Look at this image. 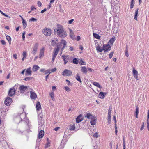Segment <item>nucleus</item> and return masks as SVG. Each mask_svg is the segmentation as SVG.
<instances>
[{"mask_svg":"<svg viewBox=\"0 0 149 149\" xmlns=\"http://www.w3.org/2000/svg\"><path fill=\"white\" fill-rule=\"evenodd\" d=\"M133 74L134 77L136 79L138 80V72L134 68L133 70Z\"/></svg>","mask_w":149,"mask_h":149,"instance_id":"9d476101","label":"nucleus"},{"mask_svg":"<svg viewBox=\"0 0 149 149\" xmlns=\"http://www.w3.org/2000/svg\"><path fill=\"white\" fill-rule=\"evenodd\" d=\"M1 44L3 45H4L6 44V42L5 41L3 40H2L1 41Z\"/></svg>","mask_w":149,"mask_h":149,"instance_id":"13d9d810","label":"nucleus"},{"mask_svg":"<svg viewBox=\"0 0 149 149\" xmlns=\"http://www.w3.org/2000/svg\"><path fill=\"white\" fill-rule=\"evenodd\" d=\"M69 129L70 131L74 130H75V125L74 123L70 124L69 127Z\"/></svg>","mask_w":149,"mask_h":149,"instance_id":"a211bd4d","label":"nucleus"},{"mask_svg":"<svg viewBox=\"0 0 149 149\" xmlns=\"http://www.w3.org/2000/svg\"><path fill=\"white\" fill-rule=\"evenodd\" d=\"M4 104L8 106L9 105V97L8 96L4 101Z\"/></svg>","mask_w":149,"mask_h":149,"instance_id":"b1692460","label":"nucleus"},{"mask_svg":"<svg viewBox=\"0 0 149 149\" xmlns=\"http://www.w3.org/2000/svg\"><path fill=\"white\" fill-rule=\"evenodd\" d=\"M114 52H111L109 54V58L111 59L113 56Z\"/></svg>","mask_w":149,"mask_h":149,"instance_id":"37998d69","label":"nucleus"},{"mask_svg":"<svg viewBox=\"0 0 149 149\" xmlns=\"http://www.w3.org/2000/svg\"><path fill=\"white\" fill-rule=\"evenodd\" d=\"M88 70L90 72H92L93 70L90 68H88Z\"/></svg>","mask_w":149,"mask_h":149,"instance_id":"338daca9","label":"nucleus"},{"mask_svg":"<svg viewBox=\"0 0 149 149\" xmlns=\"http://www.w3.org/2000/svg\"><path fill=\"white\" fill-rule=\"evenodd\" d=\"M76 122L77 123H79L83 120V118L82 115L80 114L76 118Z\"/></svg>","mask_w":149,"mask_h":149,"instance_id":"1a4fd4ad","label":"nucleus"},{"mask_svg":"<svg viewBox=\"0 0 149 149\" xmlns=\"http://www.w3.org/2000/svg\"><path fill=\"white\" fill-rule=\"evenodd\" d=\"M74 20V19H72L68 21V23L69 24H71L72 23V22Z\"/></svg>","mask_w":149,"mask_h":149,"instance_id":"bf43d9fd","label":"nucleus"},{"mask_svg":"<svg viewBox=\"0 0 149 149\" xmlns=\"http://www.w3.org/2000/svg\"><path fill=\"white\" fill-rule=\"evenodd\" d=\"M93 84L97 87L99 88H102V86L100 85L98 82H93Z\"/></svg>","mask_w":149,"mask_h":149,"instance_id":"2f4dec72","label":"nucleus"},{"mask_svg":"<svg viewBox=\"0 0 149 149\" xmlns=\"http://www.w3.org/2000/svg\"><path fill=\"white\" fill-rule=\"evenodd\" d=\"M91 125H94L96 123V119L95 117H93L91 119Z\"/></svg>","mask_w":149,"mask_h":149,"instance_id":"412c9836","label":"nucleus"},{"mask_svg":"<svg viewBox=\"0 0 149 149\" xmlns=\"http://www.w3.org/2000/svg\"><path fill=\"white\" fill-rule=\"evenodd\" d=\"M67 44V42L64 40L62 39L61 40V42L58 43L56 45L57 48H54L52 54V59L51 62L53 63L60 49H61V51L62 52L65 48Z\"/></svg>","mask_w":149,"mask_h":149,"instance_id":"f257e3e1","label":"nucleus"},{"mask_svg":"<svg viewBox=\"0 0 149 149\" xmlns=\"http://www.w3.org/2000/svg\"><path fill=\"white\" fill-rule=\"evenodd\" d=\"M125 54L126 57H128L129 56V54H128V47H126V49H125Z\"/></svg>","mask_w":149,"mask_h":149,"instance_id":"ea45409f","label":"nucleus"},{"mask_svg":"<svg viewBox=\"0 0 149 149\" xmlns=\"http://www.w3.org/2000/svg\"><path fill=\"white\" fill-rule=\"evenodd\" d=\"M70 50L71 51H73L74 50L73 47H70Z\"/></svg>","mask_w":149,"mask_h":149,"instance_id":"69168bd1","label":"nucleus"},{"mask_svg":"<svg viewBox=\"0 0 149 149\" xmlns=\"http://www.w3.org/2000/svg\"><path fill=\"white\" fill-rule=\"evenodd\" d=\"M75 78L78 81L81 83L82 82L81 80L79 74L77 73V74Z\"/></svg>","mask_w":149,"mask_h":149,"instance_id":"c756f323","label":"nucleus"},{"mask_svg":"<svg viewBox=\"0 0 149 149\" xmlns=\"http://www.w3.org/2000/svg\"><path fill=\"white\" fill-rule=\"evenodd\" d=\"M15 90L13 88L10 89V96H12L15 94Z\"/></svg>","mask_w":149,"mask_h":149,"instance_id":"dca6fc26","label":"nucleus"},{"mask_svg":"<svg viewBox=\"0 0 149 149\" xmlns=\"http://www.w3.org/2000/svg\"><path fill=\"white\" fill-rule=\"evenodd\" d=\"M99 97L101 99H103L104 98V93L102 92H100L98 95Z\"/></svg>","mask_w":149,"mask_h":149,"instance_id":"a878e982","label":"nucleus"},{"mask_svg":"<svg viewBox=\"0 0 149 149\" xmlns=\"http://www.w3.org/2000/svg\"><path fill=\"white\" fill-rule=\"evenodd\" d=\"M19 89L20 93H23L28 89V87L24 85H21L19 86Z\"/></svg>","mask_w":149,"mask_h":149,"instance_id":"0eeeda50","label":"nucleus"},{"mask_svg":"<svg viewBox=\"0 0 149 149\" xmlns=\"http://www.w3.org/2000/svg\"><path fill=\"white\" fill-rule=\"evenodd\" d=\"M111 115H108V121H111Z\"/></svg>","mask_w":149,"mask_h":149,"instance_id":"603ef678","label":"nucleus"},{"mask_svg":"<svg viewBox=\"0 0 149 149\" xmlns=\"http://www.w3.org/2000/svg\"><path fill=\"white\" fill-rule=\"evenodd\" d=\"M37 4H38V6L39 7H40L42 5L41 2L40 1H39L38 2Z\"/></svg>","mask_w":149,"mask_h":149,"instance_id":"6e6d98bb","label":"nucleus"},{"mask_svg":"<svg viewBox=\"0 0 149 149\" xmlns=\"http://www.w3.org/2000/svg\"><path fill=\"white\" fill-rule=\"evenodd\" d=\"M81 71L84 73L86 74L88 70L85 66H82L81 67Z\"/></svg>","mask_w":149,"mask_h":149,"instance_id":"aec40b11","label":"nucleus"},{"mask_svg":"<svg viewBox=\"0 0 149 149\" xmlns=\"http://www.w3.org/2000/svg\"><path fill=\"white\" fill-rule=\"evenodd\" d=\"M93 136L95 138H98L99 137V135H98V133L97 132L95 133L93 135Z\"/></svg>","mask_w":149,"mask_h":149,"instance_id":"a19ab883","label":"nucleus"},{"mask_svg":"<svg viewBox=\"0 0 149 149\" xmlns=\"http://www.w3.org/2000/svg\"><path fill=\"white\" fill-rule=\"evenodd\" d=\"M80 39V37L79 36H78L77 38V41H79Z\"/></svg>","mask_w":149,"mask_h":149,"instance_id":"774afa93","label":"nucleus"},{"mask_svg":"<svg viewBox=\"0 0 149 149\" xmlns=\"http://www.w3.org/2000/svg\"><path fill=\"white\" fill-rule=\"evenodd\" d=\"M32 77H27L25 78L24 80L26 81H29L32 79Z\"/></svg>","mask_w":149,"mask_h":149,"instance_id":"de8ad7c7","label":"nucleus"},{"mask_svg":"<svg viewBox=\"0 0 149 149\" xmlns=\"http://www.w3.org/2000/svg\"><path fill=\"white\" fill-rule=\"evenodd\" d=\"M138 10L139 9L137 8L136 9V10L135 11V13L134 19L136 21H137V16L138 14Z\"/></svg>","mask_w":149,"mask_h":149,"instance_id":"473e14b6","label":"nucleus"},{"mask_svg":"<svg viewBox=\"0 0 149 149\" xmlns=\"http://www.w3.org/2000/svg\"><path fill=\"white\" fill-rule=\"evenodd\" d=\"M93 36L95 38L97 39H100V37L99 36L98 34H97L96 33H93Z\"/></svg>","mask_w":149,"mask_h":149,"instance_id":"58836bf2","label":"nucleus"},{"mask_svg":"<svg viewBox=\"0 0 149 149\" xmlns=\"http://www.w3.org/2000/svg\"><path fill=\"white\" fill-rule=\"evenodd\" d=\"M64 88L65 90L67 92H69L70 91V89L68 86H66L64 87Z\"/></svg>","mask_w":149,"mask_h":149,"instance_id":"c03bdc74","label":"nucleus"},{"mask_svg":"<svg viewBox=\"0 0 149 149\" xmlns=\"http://www.w3.org/2000/svg\"><path fill=\"white\" fill-rule=\"evenodd\" d=\"M45 49V48L44 47H42L40 49L39 54L40 58H41V57L43 56Z\"/></svg>","mask_w":149,"mask_h":149,"instance_id":"f8f14e48","label":"nucleus"},{"mask_svg":"<svg viewBox=\"0 0 149 149\" xmlns=\"http://www.w3.org/2000/svg\"><path fill=\"white\" fill-rule=\"evenodd\" d=\"M31 10H33L36 9V8L33 6H32L31 7Z\"/></svg>","mask_w":149,"mask_h":149,"instance_id":"e2e57ef3","label":"nucleus"},{"mask_svg":"<svg viewBox=\"0 0 149 149\" xmlns=\"http://www.w3.org/2000/svg\"><path fill=\"white\" fill-rule=\"evenodd\" d=\"M135 2H131L130 3V9H132L134 6Z\"/></svg>","mask_w":149,"mask_h":149,"instance_id":"79ce46f5","label":"nucleus"},{"mask_svg":"<svg viewBox=\"0 0 149 149\" xmlns=\"http://www.w3.org/2000/svg\"><path fill=\"white\" fill-rule=\"evenodd\" d=\"M72 74V71L67 69L64 70L62 72V74L63 76H71Z\"/></svg>","mask_w":149,"mask_h":149,"instance_id":"39448f33","label":"nucleus"},{"mask_svg":"<svg viewBox=\"0 0 149 149\" xmlns=\"http://www.w3.org/2000/svg\"><path fill=\"white\" fill-rule=\"evenodd\" d=\"M30 93L31 98L33 99H35L37 97L36 94L33 91H30Z\"/></svg>","mask_w":149,"mask_h":149,"instance_id":"ddd939ff","label":"nucleus"},{"mask_svg":"<svg viewBox=\"0 0 149 149\" xmlns=\"http://www.w3.org/2000/svg\"><path fill=\"white\" fill-rule=\"evenodd\" d=\"M13 57L16 59H17V56L16 54H14L13 55Z\"/></svg>","mask_w":149,"mask_h":149,"instance_id":"052dcab7","label":"nucleus"},{"mask_svg":"<svg viewBox=\"0 0 149 149\" xmlns=\"http://www.w3.org/2000/svg\"><path fill=\"white\" fill-rule=\"evenodd\" d=\"M38 45L39 44L38 43H36L34 45L33 48V50L32 51V53L33 54L35 55L36 53Z\"/></svg>","mask_w":149,"mask_h":149,"instance_id":"423d86ee","label":"nucleus"},{"mask_svg":"<svg viewBox=\"0 0 149 149\" xmlns=\"http://www.w3.org/2000/svg\"><path fill=\"white\" fill-rule=\"evenodd\" d=\"M57 34L60 37L64 38L67 35L66 31L64 30L63 27L61 25L58 24L57 27Z\"/></svg>","mask_w":149,"mask_h":149,"instance_id":"f03ea898","label":"nucleus"},{"mask_svg":"<svg viewBox=\"0 0 149 149\" xmlns=\"http://www.w3.org/2000/svg\"><path fill=\"white\" fill-rule=\"evenodd\" d=\"M144 123L143 122V124L140 128L141 130H142L144 129Z\"/></svg>","mask_w":149,"mask_h":149,"instance_id":"5fc2aeb1","label":"nucleus"},{"mask_svg":"<svg viewBox=\"0 0 149 149\" xmlns=\"http://www.w3.org/2000/svg\"><path fill=\"white\" fill-rule=\"evenodd\" d=\"M111 46L108 43L106 44H104L103 46V50L104 52H107L110 51L111 49Z\"/></svg>","mask_w":149,"mask_h":149,"instance_id":"20e7f679","label":"nucleus"},{"mask_svg":"<svg viewBox=\"0 0 149 149\" xmlns=\"http://www.w3.org/2000/svg\"><path fill=\"white\" fill-rule=\"evenodd\" d=\"M58 40L57 39L55 38L52 40L51 42V44L53 46H54L56 45H57V42H58Z\"/></svg>","mask_w":149,"mask_h":149,"instance_id":"6ab92c4d","label":"nucleus"},{"mask_svg":"<svg viewBox=\"0 0 149 149\" xmlns=\"http://www.w3.org/2000/svg\"><path fill=\"white\" fill-rule=\"evenodd\" d=\"M37 19L34 18H31L29 20V22L36 21Z\"/></svg>","mask_w":149,"mask_h":149,"instance_id":"09e8293b","label":"nucleus"},{"mask_svg":"<svg viewBox=\"0 0 149 149\" xmlns=\"http://www.w3.org/2000/svg\"><path fill=\"white\" fill-rule=\"evenodd\" d=\"M79 63L81 65H86V63L83 61L82 58L79 59Z\"/></svg>","mask_w":149,"mask_h":149,"instance_id":"e433bc0d","label":"nucleus"},{"mask_svg":"<svg viewBox=\"0 0 149 149\" xmlns=\"http://www.w3.org/2000/svg\"><path fill=\"white\" fill-rule=\"evenodd\" d=\"M47 142L45 145V148H46L50 146V141L48 138L47 139Z\"/></svg>","mask_w":149,"mask_h":149,"instance_id":"393cba45","label":"nucleus"},{"mask_svg":"<svg viewBox=\"0 0 149 149\" xmlns=\"http://www.w3.org/2000/svg\"><path fill=\"white\" fill-rule=\"evenodd\" d=\"M45 74H47L48 73L49 74L51 73L50 70V69H48L45 71Z\"/></svg>","mask_w":149,"mask_h":149,"instance_id":"3c124183","label":"nucleus"},{"mask_svg":"<svg viewBox=\"0 0 149 149\" xmlns=\"http://www.w3.org/2000/svg\"><path fill=\"white\" fill-rule=\"evenodd\" d=\"M61 58L63 59L64 64L65 65L68 62L69 60V56L63 55L62 56Z\"/></svg>","mask_w":149,"mask_h":149,"instance_id":"6e6552de","label":"nucleus"},{"mask_svg":"<svg viewBox=\"0 0 149 149\" xmlns=\"http://www.w3.org/2000/svg\"><path fill=\"white\" fill-rule=\"evenodd\" d=\"M49 95L51 97V98L52 99V100H53V99L54 98V92L52 91L50 93Z\"/></svg>","mask_w":149,"mask_h":149,"instance_id":"c9c22d12","label":"nucleus"},{"mask_svg":"<svg viewBox=\"0 0 149 149\" xmlns=\"http://www.w3.org/2000/svg\"><path fill=\"white\" fill-rule=\"evenodd\" d=\"M6 107H5L4 106H2L1 109H0V111L1 112H6V111H7L8 110V109H6Z\"/></svg>","mask_w":149,"mask_h":149,"instance_id":"cd10ccee","label":"nucleus"},{"mask_svg":"<svg viewBox=\"0 0 149 149\" xmlns=\"http://www.w3.org/2000/svg\"><path fill=\"white\" fill-rule=\"evenodd\" d=\"M36 108L38 111H39L41 109V106L40 102H37L36 105Z\"/></svg>","mask_w":149,"mask_h":149,"instance_id":"5701e85b","label":"nucleus"},{"mask_svg":"<svg viewBox=\"0 0 149 149\" xmlns=\"http://www.w3.org/2000/svg\"><path fill=\"white\" fill-rule=\"evenodd\" d=\"M32 74V71L31 70V68H28L25 70V75L26 76L31 75Z\"/></svg>","mask_w":149,"mask_h":149,"instance_id":"9b49d317","label":"nucleus"},{"mask_svg":"<svg viewBox=\"0 0 149 149\" xmlns=\"http://www.w3.org/2000/svg\"><path fill=\"white\" fill-rule=\"evenodd\" d=\"M70 37L72 38H74V34L73 32L70 30Z\"/></svg>","mask_w":149,"mask_h":149,"instance_id":"f704fd0d","label":"nucleus"},{"mask_svg":"<svg viewBox=\"0 0 149 149\" xmlns=\"http://www.w3.org/2000/svg\"><path fill=\"white\" fill-rule=\"evenodd\" d=\"M44 131L40 130L38 134V137L39 139L42 138L44 136Z\"/></svg>","mask_w":149,"mask_h":149,"instance_id":"4468645a","label":"nucleus"},{"mask_svg":"<svg viewBox=\"0 0 149 149\" xmlns=\"http://www.w3.org/2000/svg\"><path fill=\"white\" fill-rule=\"evenodd\" d=\"M39 68L40 67L38 65H34L33 67L32 70L33 71L35 72L38 70Z\"/></svg>","mask_w":149,"mask_h":149,"instance_id":"c85d7f7f","label":"nucleus"},{"mask_svg":"<svg viewBox=\"0 0 149 149\" xmlns=\"http://www.w3.org/2000/svg\"><path fill=\"white\" fill-rule=\"evenodd\" d=\"M22 56L23 57L22 58V61H24L25 58L27 55V52L26 51H24L22 53Z\"/></svg>","mask_w":149,"mask_h":149,"instance_id":"bb28decb","label":"nucleus"},{"mask_svg":"<svg viewBox=\"0 0 149 149\" xmlns=\"http://www.w3.org/2000/svg\"><path fill=\"white\" fill-rule=\"evenodd\" d=\"M25 32L24 31V32L22 34V38L23 40H24L25 39Z\"/></svg>","mask_w":149,"mask_h":149,"instance_id":"8fccbe9b","label":"nucleus"},{"mask_svg":"<svg viewBox=\"0 0 149 149\" xmlns=\"http://www.w3.org/2000/svg\"><path fill=\"white\" fill-rule=\"evenodd\" d=\"M56 70H57V69L56 68H54L53 69L50 70L51 73L53 72H54L56 71Z\"/></svg>","mask_w":149,"mask_h":149,"instance_id":"a18cd8bd","label":"nucleus"},{"mask_svg":"<svg viewBox=\"0 0 149 149\" xmlns=\"http://www.w3.org/2000/svg\"><path fill=\"white\" fill-rule=\"evenodd\" d=\"M139 113V107L138 106H136L135 113L138 114Z\"/></svg>","mask_w":149,"mask_h":149,"instance_id":"49530a36","label":"nucleus"},{"mask_svg":"<svg viewBox=\"0 0 149 149\" xmlns=\"http://www.w3.org/2000/svg\"><path fill=\"white\" fill-rule=\"evenodd\" d=\"M45 70L44 69H42L40 70V71L42 72H45Z\"/></svg>","mask_w":149,"mask_h":149,"instance_id":"680f3d73","label":"nucleus"},{"mask_svg":"<svg viewBox=\"0 0 149 149\" xmlns=\"http://www.w3.org/2000/svg\"><path fill=\"white\" fill-rule=\"evenodd\" d=\"M42 32L45 35L48 36L51 35L52 31L49 28L45 27L43 29Z\"/></svg>","mask_w":149,"mask_h":149,"instance_id":"7ed1b4c3","label":"nucleus"},{"mask_svg":"<svg viewBox=\"0 0 149 149\" xmlns=\"http://www.w3.org/2000/svg\"><path fill=\"white\" fill-rule=\"evenodd\" d=\"M96 48L97 52H101L103 50V48L99 45L96 46Z\"/></svg>","mask_w":149,"mask_h":149,"instance_id":"f3484780","label":"nucleus"},{"mask_svg":"<svg viewBox=\"0 0 149 149\" xmlns=\"http://www.w3.org/2000/svg\"><path fill=\"white\" fill-rule=\"evenodd\" d=\"M73 63L74 64H77L78 63V60L76 58H74L73 60Z\"/></svg>","mask_w":149,"mask_h":149,"instance_id":"4c0bfd02","label":"nucleus"},{"mask_svg":"<svg viewBox=\"0 0 149 149\" xmlns=\"http://www.w3.org/2000/svg\"><path fill=\"white\" fill-rule=\"evenodd\" d=\"M111 108H109L108 111V115H111Z\"/></svg>","mask_w":149,"mask_h":149,"instance_id":"864d4df0","label":"nucleus"},{"mask_svg":"<svg viewBox=\"0 0 149 149\" xmlns=\"http://www.w3.org/2000/svg\"><path fill=\"white\" fill-rule=\"evenodd\" d=\"M60 127H56L54 129V130H55V131H57L59 129H60Z\"/></svg>","mask_w":149,"mask_h":149,"instance_id":"0e129e2a","label":"nucleus"},{"mask_svg":"<svg viewBox=\"0 0 149 149\" xmlns=\"http://www.w3.org/2000/svg\"><path fill=\"white\" fill-rule=\"evenodd\" d=\"M22 23L24 28L25 29L27 26V23L24 19H22Z\"/></svg>","mask_w":149,"mask_h":149,"instance_id":"72a5a7b5","label":"nucleus"},{"mask_svg":"<svg viewBox=\"0 0 149 149\" xmlns=\"http://www.w3.org/2000/svg\"><path fill=\"white\" fill-rule=\"evenodd\" d=\"M147 128L148 130H149V109L148 110L147 112Z\"/></svg>","mask_w":149,"mask_h":149,"instance_id":"4be33fe9","label":"nucleus"},{"mask_svg":"<svg viewBox=\"0 0 149 149\" xmlns=\"http://www.w3.org/2000/svg\"><path fill=\"white\" fill-rule=\"evenodd\" d=\"M115 40V37L113 36L110 39L109 41L108 42L109 44L111 46L112 45L113 43Z\"/></svg>","mask_w":149,"mask_h":149,"instance_id":"2eb2a0df","label":"nucleus"},{"mask_svg":"<svg viewBox=\"0 0 149 149\" xmlns=\"http://www.w3.org/2000/svg\"><path fill=\"white\" fill-rule=\"evenodd\" d=\"M85 117L90 119H91L93 117H94L90 113H87L86 115L85 116Z\"/></svg>","mask_w":149,"mask_h":149,"instance_id":"7c9ffc66","label":"nucleus"},{"mask_svg":"<svg viewBox=\"0 0 149 149\" xmlns=\"http://www.w3.org/2000/svg\"><path fill=\"white\" fill-rule=\"evenodd\" d=\"M52 90L53 91L56 90V88L55 86H53L52 88Z\"/></svg>","mask_w":149,"mask_h":149,"instance_id":"4d7b16f0","label":"nucleus"}]
</instances>
